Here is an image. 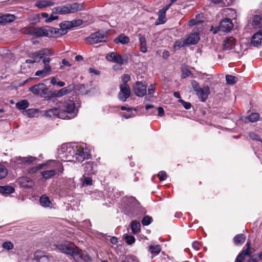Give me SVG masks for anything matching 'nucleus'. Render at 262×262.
Wrapping results in <instances>:
<instances>
[{"label": "nucleus", "mask_w": 262, "mask_h": 262, "mask_svg": "<svg viewBox=\"0 0 262 262\" xmlns=\"http://www.w3.org/2000/svg\"><path fill=\"white\" fill-rule=\"evenodd\" d=\"M90 157V154L84 143L63 144L58 151V158L64 162L77 161L81 163Z\"/></svg>", "instance_id": "nucleus-1"}, {"label": "nucleus", "mask_w": 262, "mask_h": 262, "mask_svg": "<svg viewBox=\"0 0 262 262\" xmlns=\"http://www.w3.org/2000/svg\"><path fill=\"white\" fill-rule=\"evenodd\" d=\"M59 116L62 119H71L75 118L78 113L75 103L73 100H65L62 103Z\"/></svg>", "instance_id": "nucleus-2"}, {"label": "nucleus", "mask_w": 262, "mask_h": 262, "mask_svg": "<svg viewBox=\"0 0 262 262\" xmlns=\"http://www.w3.org/2000/svg\"><path fill=\"white\" fill-rule=\"evenodd\" d=\"M125 201L127 206L130 208V211L127 214L133 218L139 219L146 213L145 209L139 206L137 200L134 197L126 198Z\"/></svg>", "instance_id": "nucleus-3"}, {"label": "nucleus", "mask_w": 262, "mask_h": 262, "mask_svg": "<svg viewBox=\"0 0 262 262\" xmlns=\"http://www.w3.org/2000/svg\"><path fill=\"white\" fill-rule=\"evenodd\" d=\"M58 29L54 28L49 26L33 28L29 31V34L37 37H52L53 35L59 33Z\"/></svg>", "instance_id": "nucleus-4"}, {"label": "nucleus", "mask_w": 262, "mask_h": 262, "mask_svg": "<svg viewBox=\"0 0 262 262\" xmlns=\"http://www.w3.org/2000/svg\"><path fill=\"white\" fill-rule=\"evenodd\" d=\"M57 248L61 252L73 257L75 260L82 258L81 251L77 247H72L66 244H61L56 245Z\"/></svg>", "instance_id": "nucleus-5"}, {"label": "nucleus", "mask_w": 262, "mask_h": 262, "mask_svg": "<svg viewBox=\"0 0 262 262\" xmlns=\"http://www.w3.org/2000/svg\"><path fill=\"white\" fill-rule=\"evenodd\" d=\"M36 158L29 156L28 157H15L10 161L11 166L15 169L25 168L27 165L33 163Z\"/></svg>", "instance_id": "nucleus-6"}, {"label": "nucleus", "mask_w": 262, "mask_h": 262, "mask_svg": "<svg viewBox=\"0 0 262 262\" xmlns=\"http://www.w3.org/2000/svg\"><path fill=\"white\" fill-rule=\"evenodd\" d=\"M191 84L193 91L195 92L199 99L201 102H205L210 93V88L208 85L201 88L195 80H191Z\"/></svg>", "instance_id": "nucleus-7"}, {"label": "nucleus", "mask_w": 262, "mask_h": 262, "mask_svg": "<svg viewBox=\"0 0 262 262\" xmlns=\"http://www.w3.org/2000/svg\"><path fill=\"white\" fill-rule=\"evenodd\" d=\"M29 91L35 95L47 99L48 94V87L43 83L35 84L29 88Z\"/></svg>", "instance_id": "nucleus-8"}, {"label": "nucleus", "mask_w": 262, "mask_h": 262, "mask_svg": "<svg viewBox=\"0 0 262 262\" xmlns=\"http://www.w3.org/2000/svg\"><path fill=\"white\" fill-rule=\"evenodd\" d=\"M232 28L233 23L231 19L225 18L220 22L219 26L216 29L213 30V27H212L211 31L213 32V34L216 33L218 31L227 32L230 31Z\"/></svg>", "instance_id": "nucleus-9"}, {"label": "nucleus", "mask_w": 262, "mask_h": 262, "mask_svg": "<svg viewBox=\"0 0 262 262\" xmlns=\"http://www.w3.org/2000/svg\"><path fill=\"white\" fill-rule=\"evenodd\" d=\"M91 44L98 43L106 40V36L103 32H97L90 35L86 38Z\"/></svg>", "instance_id": "nucleus-10"}, {"label": "nucleus", "mask_w": 262, "mask_h": 262, "mask_svg": "<svg viewBox=\"0 0 262 262\" xmlns=\"http://www.w3.org/2000/svg\"><path fill=\"white\" fill-rule=\"evenodd\" d=\"M71 91V90L69 89L68 87L62 88L60 90L58 91H49L47 95V100H49L50 99L52 98L61 97L66 95V94L70 93Z\"/></svg>", "instance_id": "nucleus-11"}, {"label": "nucleus", "mask_w": 262, "mask_h": 262, "mask_svg": "<svg viewBox=\"0 0 262 262\" xmlns=\"http://www.w3.org/2000/svg\"><path fill=\"white\" fill-rule=\"evenodd\" d=\"M120 89V91L118 94V98L119 100L125 102L130 95L129 86L127 84H121Z\"/></svg>", "instance_id": "nucleus-12"}, {"label": "nucleus", "mask_w": 262, "mask_h": 262, "mask_svg": "<svg viewBox=\"0 0 262 262\" xmlns=\"http://www.w3.org/2000/svg\"><path fill=\"white\" fill-rule=\"evenodd\" d=\"M106 59L109 61L116 63L120 65L123 64L125 61L122 56L115 52H112L107 54L106 56Z\"/></svg>", "instance_id": "nucleus-13"}, {"label": "nucleus", "mask_w": 262, "mask_h": 262, "mask_svg": "<svg viewBox=\"0 0 262 262\" xmlns=\"http://www.w3.org/2000/svg\"><path fill=\"white\" fill-rule=\"evenodd\" d=\"M135 94L138 97H143L146 94V85L142 82L137 81L134 86Z\"/></svg>", "instance_id": "nucleus-14"}, {"label": "nucleus", "mask_w": 262, "mask_h": 262, "mask_svg": "<svg viewBox=\"0 0 262 262\" xmlns=\"http://www.w3.org/2000/svg\"><path fill=\"white\" fill-rule=\"evenodd\" d=\"M47 165H49L52 168V170L55 171V173L59 174L62 173L63 171V167L62 163L56 160H50L47 162Z\"/></svg>", "instance_id": "nucleus-15"}, {"label": "nucleus", "mask_w": 262, "mask_h": 262, "mask_svg": "<svg viewBox=\"0 0 262 262\" xmlns=\"http://www.w3.org/2000/svg\"><path fill=\"white\" fill-rule=\"evenodd\" d=\"M236 44L235 39L233 36L226 37L223 41V50L229 51L233 49Z\"/></svg>", "instance_id": "nucleus-16"}, {"label": "nucleus", "mask_w": 262, "mask_h": 262, "mask_svg": "<svg viewBox=\"0 0 262 262\" xmlns=\"http://www.w3.org/2000/svg\"><path fill=\"white\" fill-rule=\"evenodd\" d=\"M83 169L84 171V175L91 176L95 174L96 173V164L94 162H89L85 163L83 165Z\"/></svg>", "instance_id": "nucleus-17"}, {"label": "nucleus", "mask_w": 262, "mask_h": 262, "mask_svg": "<svg viewBox=\"0 0 262 262\" xmlns=\"http://www.w3.org/2000/svg\"><path fill=\"white\" fill-rule=\"evenodd\" d=\"M200 37L199 34L198 32H194L190 34L185 39L186 42L187 46L190 45L196 44Z\"/></svg>", "instance_id": "nucleus-18"}, {"label": "nucleus", "mask_w": 262, "mask_h": 262, "mask_svg": "<svg viewBox=\"0 0 262 262\" xmlns=\"http://www.w3.org/2000/svg\"><path fill=\"white\" fill-rule=\"evenodd\" d=\"M51 54L52 53H50V51L48 49H45L32 53V58H34L36 61H37V60L42 59L45 56Z\"/></svg>", "instance_id": "nucleus-19"}, {"label": "nucleus", "mask_w": 262, "mask_h": 262, "mask_svg": "<svg viewBox=\"0 0 262 262\" xmlns=\"http://www.w3.org/2000/svg\"><path fill=\"white\" fill-rule=\"evenodd\" d=\"M262 40V31H259L253 35L251 43L254 47H258L261 44Z\"/></svg>", "instance_id": "nucleus-20"}, {"label": "nucleus", "mask_w": 262, "mask_h": 262, "mask_svg": "<svg viewBox=\"0 0 262 262\" xmlns=\"http://www.w3.org/2000/svg\"><path fill=\"white\" fill-rule=\"evenodd\" d=\"M18 183L23 187H31L33 185V181L27 177H22L17 179Z\"/></svg>", "instance_id": "nucleus-21"}, {"label": "nucleus", "mask_w": 262, "mask_h": 262, "mask_svg": "<svg viewBox=\"0 0 262 262\" xmlns=\"http://www.w3.org/2000/svg\"><path fill=\"white\" fill-rule=\"evenodd\" d=\"M121 110L126 111V112L121 113L120 114L121 117L123 118L127 119L135 117V113H134L132 107L122 106L121 107Z\"/></svg>", "instance_id": "nucleus-22"}, {"label": "nucleus", "mask_w": 262, "mask_h": 262, "mask_svg": "<svg viewBox=\"0 0 262 262\" xmlns=\"http://www.w3.org/2000/svg\"><path fill=\"white\" fill-rule=\"evenodd\" d=\"M60 109H59L56 107H53L51 109H49L47 111H46L44 113V115L47 117H57L59 118H60L59 116V114L60 113Z\"/></svg>", "instance_id": "nucleus-23"}, {"label": "nucleus", "mask_w": 262, "mask_h": 262, "mask_svg": "<svg viewBox=\"0 0 262 262\" xmlns=\"http://www.w3.org/2000/svg\"><path fill=\"white\" fill-rule=\"evenodd\" d=\"M60 29H58L59 30V33L56 34L57 36L66 33L67 30L72 28V23L69 21H64L60 24Z\"/></svg>", "instance_id": "nucleus-24"}, {"label": "nucleus", "mask_w": 262, "mask_h": 262, "mask_svg": "<svg viewBox=\"0 0 262 262\" xmlns=\"http://www.w3.org/2000/svg\"><path fill=\"white\" fill-rule=\"evenodd\" d=\"M52 11L54 13L62 15L69 13L68 5L55 7Z\"/></svg>", "instance_id": "nucleus-25"}, {"label": "nucleus", "mask_w": 262, "mask_h": 262, "mask_svg": "<svg viewBox=\"0 0 262 262\" xmlns=\"http://www.w3.org/2000/svg\"><path fill=\"white\" fill-rule=\"evenodd\" d=\"M251 24L255 28L262 27V16L259 15H254L252 17Z\"/></svg>", "instance_id": "nucleus-26"}, {"label": "nucleus", "mask_w": 262, "mask_h": 262, "mask_svg": "<svg viewBox=\"0 0 262 262\" xmlns=\"http://www.w3.org/2000/svg\"><path fill=\"white\" fill-rule=\"evenodd\" d=\"M39 202L40 205L45 208H52L53 204L50 201L49 197L45 195H41L39 199Z\"/></svg>", "instance_id": "nucleus-27"}, {"label": "nucleus", "mask_w": 262, "mask_h": 262, "mask_svg": "<svg viewBox=\"0 0 262 262\" xmlns=\"http://www.w3.org/2000/svg\"><path fill=\"white\" fill-rule=\"evenodd\" d=\"M51 71V68L50 65L45 66L44 68L41 70L37 71L35 73V75L44 77L50 74Z\"/></svg>", "instance_id": "nucleus-28"}, {"label": "nucleus", "mask_w": 262, "mask_h": 262, "mask_svg": "<svg viewBox=\"0 0 262 262\" xmlns=\"http://www.w3.org/2000/svg\"><path fill=\"white\" fill-rule=\"evenodd\" d=\"M15 16L12 14H6L0 16V24H5L14 21Z\"/></svg>", "instance_id": "nucleus-29"}, {"label": "nucleus", "mask_w": 262, "mask_h": 262, "mask_svg": "<svg viewBox=\"0 0 262 262\" xmlns=\"http://www.w3.org/2000/svg\"><path fill=\"white\" fill-rule=\"evenodd\" d=\"M129 40V38L128 36H125L124 34H121L114 39V42L117 44L125 45L128 43Z\"/></svg>", "instance_id": "nucleus-30"}, {"label": "nucleus", "mask_w": 262, "mask_h": 262, "mask_svg": "<svg viewBox=\"0 0 262 262\" xmlns=\"http://www.w3.org/2000/svg\"><path fill=\"white\" fill-rule=\"evenodd\" d=\"M14 191V188L10 186H0V193L3 195L7 196L8 194L12 193Z\"/></svg>", "instance_id": "nucleus-31"}, {"label": "nucleus", "mask_w": 262, "mask_h": 262, "mask_svg": "<svg viewBox=\"0 0 262 262\" xmlns=\"http://www.w3.org/2000/svg\"><path fill=\"white\" fill-rule=\"evenodd\" d=\"M69 13H75L78 11H81L83 8L81 4L75 3L72 4H68Z\"/></svg>", "instance_id": "nucleus-32"}, {"label": "nucleus", "mask_w": 262, "mask_h": 262, "mask_svg": "<svg viewBox=\"0 0 262 262\" xmlns=\"http://www.w3.org/2000/svg\"><path fill=\"white\" fill-rule=\"evenodd\" d=\"M140 45V51L142 53L147 52L146 40L145 36L141 34L138 35Z\"/></svg>", "instance_id": "nucleus-33"}, {"label": "nucleus", "mask_w": 262, "mask_h": 262, "mask_svg": "<svg viewBox=\"0 0 262 262\" xmlns=\"http://www.w3.org/2000/svg\"><path fill=\"white\" fill-rule=\"evenodd\" d=\"M34 259L37 262H50V259L48 255L41 253H37L35 255Z\"/></svg>", "instance_id": "nucleus-34"}, {"label": "nucleus", "mask_w": 262, "mask_h": 262, "mask_svg": "<svg viewBox=\"0 0 262 262\" xmlns=\"http://www.w3.org/2000/svg\"><path fill=\"white\" fill-rule=\"evenodd\" d=\"M80 181L83 186H90L93 184L92 178L87 175L83 174L82 177L80 178Z\"/></svg>", "instance_id": "nucleus-35"}, {"label": "nucleus", "mask_w": 262, "mask_h": 262, "mask_svg": "<svg viewBox=\"0 0 262 262\" xmlns=\"http://www.w3.org/2000/svg\"><path fill=\"white\" fill-rule=\"evenodd\" d=\"M161 251V248L159 245H150L148 248V251L154 256L159 254Z\"/></svg>", "instance_id": "nucleus-36"}, {"label": "nucleus", "mask_w": 262, "mask_h": 262, "mask_svg": "<svg viewBox=\"0 0 262 262\" xmlns=\"http://www.w3.org/2000/svg\"><path fill=\"white\" fill-rule=\"evenodd\" d=\"M166 21L165 13L161 9L158 12V18L156 20L157 24H163Z\"/></svg>", "instance_id": "nucleus-37"}, {"label": "nucleus", "mask_w": 262, "mask_h": 262, "mask_svg": "<svg viewBox=\"0 0 262 262\" xmlns=\"http://www.w3.org/2000/svg\"><path fill=\"white\" fill-rule=\"evenodd\" d=\"M140 223L137 221H133L131 223L130 227L132 232L134 234L138 233L140 230Z\"/></svg>", "instance_id": "nucleus-38"}, {"label": "nucleus", "mask_w": 262, "mask_h": 262, "mask_svg": "<svg viewBox=\"0 0 262 262\" xmlns=\"http://www.w3.org/2000/svg\"><path fill=\"white\" fill-rule=\"evenodd\" d=\"M41 174L45 179L48 180L52 178L56 173L55 170L51 169L41 172Z\"/></svg>", "instance_id": "nucleus-39"}, {"label": "nucleus", "mask_w": 262, "mask_h": 262, "mask_svg": "<svg viewBox=\"0 0 262 262\" xmlns=\"http://www.w3.org/2000/svg\"><path fill=\"white\" fill-rule=\"evenodd\" d=\"M245 236L243 234L236 235L234 238V242L236 245H241L245 242Z\"/></svg>", "instance_id": "nucleus-40"}, {"label": "nucleus", "mask_w": 262, "mask_h": 262, "mask_svg": "<svg viewBox=\"0 0 262 262\" xmlns=\"http://www.w3.org/2000/svg\"><path fill=\"white\" fill-rule=\"evenodd\" d=\"M29 106V102L27 100H22L16 104V107L19 110H25Z\"/></svg>", "instance_id": "nucleus-41"}, {"label": "nucleus", "mask_w": 262, "mask_h": 262, "mask_svg": "<svg viewBox=\"0 0 262 262\" xmlns=\"http://www.w3.org/2000/svg\"><path fill=\"white\" fill-rule=\"evenodd\" d=\"M185 39H179L176 41L174 47L175 49H178L181 47L187 46Z\"/></svg>", "instance_id": "nucleus-42"}, {"label": "nucleus", "mask_w": 262, "mask_h": 262, "mask_svg": "<svg viewBox=\"0 0 262 262\" xmlns=\"http://www.w3.org/2000/svg\"><path fill=\"white\" fill-rule=\"evenodd\" d=\"M237 78L233 76L230 75H227L226 76V80L228 84L232 85L236 83Z\"/></svg>", "instance_id": "nucleus-43"}, {"label": "nucleus", "mask_w": 262, "mask_h": 262, "mask_svg": "<svg viewBox=\"0 0 262 262\" xmlns=\"http://www.w3.org/2000/svg\"><path fill=\"white\" fill-rule=\"evenodd\" d=\"M37 113L38 111L36 109L30 108L25 111L24 114L29 117H33Z\"/></svg>", "instance_id": "nucleus-44"}, {"label": "nucleus", "mask_w": 262, "mask_h": 262, "mask_svg": "<svg viewBox=\"0 0 262 262\" xmlns=\"http://www.w3.org/2000/svg\"><path fill=\"white\" fill-rule=\"evenodd\" d=\"M259 118V115L258 113H251L248 117V120L251 122H255L257 121Z\"/></svg>", "instance_id": "nucleus-45"}, {"label": "nucleus", "mask_w": 262, "mask_h": 262, "mask_svg": "<svg viewBox=\"0 0 262 262\" xmlns=\"http://www.w3.org/2000/svg\"><path fill=\"white\" fill-rule=\"evenodd\" d=\"M8 174L7 168L3 165L0 164V180L4 178Z\"/></svg>", "instance_id": "nucleus-46"}, {"label": "nucleus", "mask_w": 262, "mask_h": 262, "mask_svg": "<svg viewBox=\"0 0 262 262\" xmlns=\"http://www.w3.org/2000/svg\"><path fill=\"white\" fill-rule=\"evenodd\" d=\"M152 221V219L148 215L145 216L142 219L141 223L143 226L149 225Z\"/></svg>", "instance_id": "nucleus-47"}, {"label": "nucleus", "mask_w": 262, "mask_h": 262, "mask_svg": "<svg viewBox=\"0 0 262 262\" xmlns=\"http://www.w3.org/2000/svg\"><path fill=\"white\" fill-rule=\"evenodd\" d=\"M2 247L5 250H10L13 248L14 245L12 242L8 241L3 243L2 244Z\"/></svg>", "instance_id": "nucleus-48"}, {"label": "nucleus", "mask_w": 262, "mask_h": 262, "mask_svg": "<svg viewBox=\"0 0 262 262\" xmlns=\"http://www.w3.org/2000/svg\"><path fill=\"white\" fill-rule=\"evenodd\" d=\"M121 262H139L138 258L134 255H129L125 258L124 260Z\"/></svg>", "instance_id": "nucleus-49"}, {"label": "nucleus", "mask_w": 262, "mask_h": 262, "mask_svg": "<svg viewBox=\"0 0 262 262\" xmlns=\"http://www.w3.org/2000/svg\"><path fill=\"white\" fill-rule=\"evenodd\" d=\"M249 137L253 140L258 141L262 143V140H260L259 136L254 132H251L249 133Z\"/></svg>", "instance_id": "nucleus-50"}, {"label": "nucleus", "mask_w": 262, "mask_h": 262, "mask_svg": "<svg viewBox=\"0 0 262 262\" xmlns=\"http://www.w3.org/2000/svg\"><path fill=\"white\" fill-rule=\"evenodd\" d=\"M204 20L203 19H197L195 18H192L190 19L189 21V25L190 26H192L194 25H196L202 22H203Z\"/></svg>", "instance_id": "nucleus-51"}, {"label": "nucleus", "mask_w": 262, "mask_h": 262, "mask_svg": "<svg viewBox=\"0 0 262 262\" xmlns=\"http://www.w3.org/2000/svg\"><path fill=\"white\" fill-rule=\"evenodd\" d=\"M158 177L161 181L165 180L167 178V174L165 171H161L158 173Z\"/></svg>", "instance_id": "nucleus-52"}, {"label": "nucleus", "mask_w": 262, "mask_h": 262, "mask_svg": "<svg viewBox=\"0 0 262 262\" xmlns=\"http://www.w3.org/2000/svg\"><path fill=\"white\" fill-rule=\"evenodd\" d=\"M35 6L40 9L48 7L46 1H41L37 2L35 4Z\"/></svg>", "instance_id": "nucleus-53"}, {"label": "nucleus", "mask_w": 262, "mask_h": 262, "mask_svg": "<svg viewBox=\"0 0 262 262\" xmlns=\"http://www.w3.org/2000/svg\"><path fill=\"white\" fill-rule=\"evenodd\" d=\"M246 246H247V249L243 250V252L239 254H242V256H243L244 257L245 256H248L250 255V244L249 242H247L246 244Z\"/></svg>", "instance_id": "nucleus-54"}, {"label": "nucleus", "mask_w": 262, "mask_h": 262, "mask_svg": "<svg viewBox=\"0 0 262 262\" xmlns=\"http://www.w3.org/2000/svg\"><path fill=\"white\" fill-rule=\"evenodd\" d=\"M182 74L181 75V78L183 79H185V78H187L191 74V72L190 71V70L186 69H183L182 70Z\"/></svg>", "instance_id": "nucleus-55"}, {"label": "nucleus", "mask_w": 262, "mask_h": 262, "mask_svg": "<svg viewBox=\"0 0 262 262\" xmlns=\"http://www.w3.org/2000/svg\"><path fill=\"white\" fill-rule=\"evenodd\" d=\"M126 242L128 245H131L135 241V238L133 236L126 235L125 236Z\"/></svg>", "instance_id": "nucleus-56"}, {"label": "nucleus", "mask_w": 262, "mask_h": 262, "mask_svg": "<svg viewBox=\"0 0 262 262\" xmlns=\"http://www.w3.org/2000/svg\"><path fill=\"white\" fill-rule=\"evenodd\" d=\"M130 76L128 74H124L122 76V80L123 82L122 84H127V82L130 80Z\"/></svg>", "instance_id": "nucleus-57"}, {"label": "nucleus", "mask_w": 262, "mask_h": 262, "mask_svg": "<svg viewBox=\"0 0 262 262\" xmlns=\"http://www.w3.org/2000/svg\"><path fill=\"white\" fill-rule=\"evenodd\" d=\"M179 102H180L183 104L184 107L185 109L188 110L191 108V105L190 103L185 102V101L181 99L179 100Z\"/></svg>", "instance_id": "nucleus-58"}, {"label": "nucleus", "mask_w": 262, "mask_h": 262, "mask_svg": "<svg viewBox=\"0 0 262 262\" xmlns=\"http://www.w3.org/2000/svg\"><path fill=\"white\" fill-rule=\"evenodd\" d=\"M71 23H72V28H73L80 26L82 23V21L81 19L74 20L71 21Z\"/></svg>", "instance_id": "nucleus-59"}, {"label": "nucleus", "mask_w": 262, "mask_h": 262, "mask_svg": "<svg viewBox=\"0 0 262 262\" xmlns=\"http://www.w3.org/2000/svg\"><path fill=\"white\" fill-rule=\"evenodd\" d=\"M200 246V243L197 241H194L192 244V248L195 250H199Z\"/></svg>", "instance_id": "nucleus-60"}, {"label": "nucleus", "mask_w": 262, "mask_h": 262, "mask_svg": "<svg viewBox=\"0 0 262 262\" xmlns=\"http://www.w3.org/2000/svg\"><path fill=\"white\" fill-rule=\"evenodd\" d=\"M158 115L160 117H162L164 116V110L162 107H158Z\"/></svg>", "instance_id": "nucleus-61"}, {"label": "nucleus", "mask_w": 262, "mask_h": 262, "mask_svg": "<svg viewBox=\"0 0 262 262\" xmlns=\"http://www.w3.org/2000/svg\"><path fill=\"white\" fill-rule=\"evenodd\" d=\"M244 257L242 254H238L235 259V262H243Z\"/></svg>", "instance_id": "nucleus-62"}, {"label": "nucleus", "mask_w": 262, "mask_h": 262, "mask_svg": "<svg viewBox=\"0 0 262 262\" xmlns=\"http://www.w3.org/2000/svg\"><path fill=\"white\" fill-rule=\"evenodd\" d=\"M155 91V87L152 84H151L148 89V93L149 95L154 94Z\"/></svg>", "instance_id": "nucleus-63"}, {"label": "nucleus", "mask_w": 262, "mask_h": 262, "mask_svg": "<svg viewBox=\"0 0 262 262\" xmlns=\"http://www.w3.org/2000/svg\"><path fill=\"white\" fill-rule=\"evenodd\" d=\"M58 17L57 16H54L53 15H51L50 17L48 18V20H46L47 22H51L54 20L57 19Z\"/></svg>", "instance_id": "nucleus-64"}]
</instances>
